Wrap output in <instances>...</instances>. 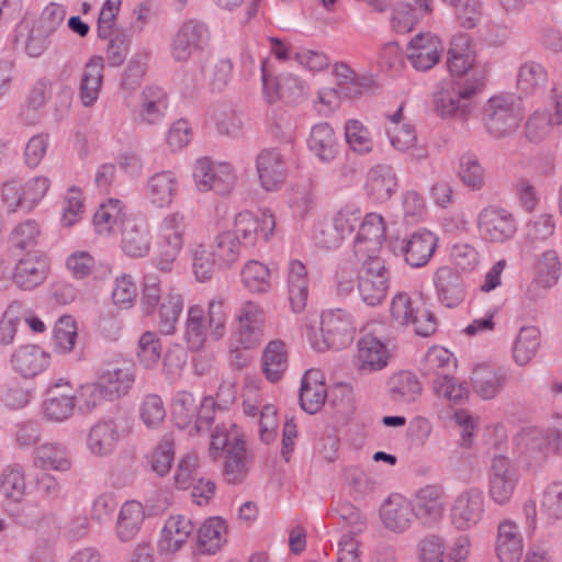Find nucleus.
<instances>
[{"mask_svg":"<svg viewBox=\"0 0 562 562\" xmlns=\"http://www.w3.org/2000/svg\"><path fill=\"white\" fill-rule=\"evenodd\" d=\"M71 396L74 397L75 407L81 414L92 413L102 400L106 398L99 381L81 384L75 393L71 392Z\"/></svg>","mask_w":562,"mask_h":562,"instance_id":"64","label":"nucleus"},{"mask_svg":"<svg viewBox=\"0 0 562 562\" xmlns=\"http://www.w3.org/2000/svg\"><path fill=\"white\" fill-rule=\"evenodd\" d=\"M85 213V199L78 187H70L63 201L60 224L64 227H71L77 224Z\"/></svg>","mask_w":562,"mask_h":562,"instance_id":"63","label":"nucleus"},{"mask_svg":"<svg viewBox=\"0 0 562 562\" xmlns=\"http://www.w3.org/2000/svg\"><path fill=\"white\" fill-rule=\"evenodd\" d=\"M144 506L137 501L125 502L117 514L114 533L119 542H132L140 531L145 521Z\"/></svg>","mask_w":562,"mask_h":562,"instance_id":"34","label":"nucleus"},{"mask_svg":"<svg viewBox=\"0 0 562 562\" xmlns=\"http://www.w3.org/2000/svg\"><path fill=\"white\" fill-rule=\"evenodd\" d=\"M274 228L276 221L270 211H262L259 215L244 211L235 216L232 233L241 247H254L260 237L268 240Z\"/></svg>","mask_w":562,"mask_h":562,"instance_id":"16","label":"nucleus"},{"mask_svg":"<svg viewBox=\"0 0 562 562\" xmlns=\"http://www.w3.org/2000/svg\"><path fill=\"white\" fill-rule=\"evenodd\" d=\"M166 108V94L158 87H148L143 91L140 119L147 124H155L162 119Z\"/></svg>","mask_w":562,"mask_h":562,"instance_id":"60","label":"nucleus"},{"mask_svg":"<svg viewBox=\"0 0 562 562\" xmlns=\"http://www.w3.org/2000/svg\"><path fill=\"white\" fill-rule=\"evenodd\" d=\"M49 353L36 345H24L14 350L11 356L13 370L25 379L42 373L49 364Z\"/></svg>","mask_w":562,"mask_h":562,"instance_id":"32","label":"nucleus"},{"mask_svg":"<svg viewBox=\"0 0 562 562\" xmlns=\"http://www.w3.org/2000/svg\"><path fill=\"white\" fill-rule=\"evenodd\" d=\"M385 133L391 146L401 153H409L411 157L420 161L428 157V150L424 145L418 144L416 131L411 124L386 126Z\"/></svg>","mask_w":562,"mask_h":562,"instance_id":"44","label":"nucleus"},{"mask_svg":"<svg viewBox=\"0 0 562 562\" xmlns=\"http://www.w3.org/2000/svg\"><path fill=\"white\" fill-rule=\"evenodd\" d=\"M380 519L389 531L405 532L416 519L411 499L401 494H392L380 507Z\"/></svg>","mask_w":562,"mask_h":562,"instance_id":"29","label":"nucleus"},{"mask_svg":"<svg viewBox=\"0 0 562 562\" xmlns=\"http://www.w3.org/2000/svg\"><path fill=\"white\" fill-rule=\"evenodd\" d=\"M207 27L198 20L183 22L175 33L170 55L175 61L186 63L201 52L207 42Z\"/></svg>","mask_w":562,"mask_h":562,"instance_id":"17","label":"nucleus"},{"mask_svg":"<svg viewBox=\"0 0 562 562\" xmlns=\"http://www.w3.org/2000/svg\"><path fill=\"white\" fill-rule=\"evenodd\" d=\"M435 395L452 404H461L469 397L467 385L449 374H439L432 381Z\"/></svg>","mask_w":562,"mask_h":562,"instance_id":"57","label":"nucleus"},{"mask_svg":"<svg viewBox=\"0 0 562 562\" xmlns=\"http://www.w3.org/2000/svg\"><path fill=\"white\" fill-rule=\"evenodd\" d=\"M438 301L446 307L459 306L465 299L467 290L461 276L450 267H440L434 274Z\"/></svg>","mask_w":562,"mask_h":562,"instance_id":"30","label":"nucleus"},{"mask_svg":"<svg viewBox=\"0 0 562 562\" xmlns=\"http://www.w3.org/2000/svg\"><path fill=\"white\" fill-rule=\"evenodd\" d=\"M361 262L358 293L369 306L380 305L389 290L390 272L381 257L357 258Z\"/></svg>","mask_w":562,"mask_h":562,"instance_id":"12","label":"nucleus"},{"mask_svg":"<svg viewBox=\"0 0 562 562\" xmlns=\"http://www.w3.org/2000/svg\"><path fill=\"white\" fill-rule=\"evenodd\" d=\"M485 512L486 499L483 490L469 486L453 497L449 507V520L454 529L468 531L483 521Z\"/></svg>","mask_w":562,"mask_h":562,"instance_id":"11","label":"nucleus"},{"mask_svg":"<svg viewBox=\"0 0 562 562\" xmlns=\"http://www.w3.org/2000/svg\"><path fill=\"white\" fill-rule=\"evenodd\" d=\"M131 432L128 423L119 417H105L90 426L86 436V448L92 457L112 456L119 443Z\"/></svg>","mask_w":562,"mask_h":562,"instance_id":"9","label":"nucleus"},{"mask_svg":"<svg viewBox=\"0 0 562 562\" xmlns=\"http://www.w3.org/2000/svg\"><path fill=\"white\" fill-rule=\"evenodd\" d=\"M477 229L484 240L504 243L515 236L517 223L508 211L490 206L480 212Z\"/></svg>","mask_w":562,"mask_h":562,"instance_id":"22","label":"nucleus"},{"mask_svg":"<svg viewBox=\"0 0 562 562\" xmlns=\"http://www.w3.org/2000/svg\"><path fill=\"white\" fill-rule=\"evenodd\" d=\"M125 214L121 201L110 199L101 204L93 216V226L99 235L109 236L116 228H124Z\"/></svg>","mask_w":562,"mask_h":562,"instance_id":"52","label":"nucleus"},{"mask_svg":"<svg viewBox=\"0 0 562 562\" xmlns=\"http://www.w3.org/2000/svg\"><path fill=\"white\" fill-rule=\"evenodd\" d=\"M446 498L441 485L428 484L418 488L411 499L416 519L427 527L439 524L445 514Z\"/></svg>","mask_w":562,"mask_h":562,"instance_id":"18","label":"nucleus"},{"mask_svg":"<svg viewBox=\"0 0 562 562\" xmlns=\"http://www.w3.org/2000/svg\"><path fill=\"white\" fill-rule=\"evenodd\" d=\"M261 371L270 383L281 381L289 367V349L281 339L270 340L262 349Z\"/></svg>","mask_w":562,"mask_h":562,"instance_id":"36","label":"nucleus"},{"mask_svg":"<svg viewBox=\"0 0 562 562\" xmlns=\"http://www.w3.org/2000/svg\"><path fill=\"white\" fill-rule=\"evenodd\" d=\"M386 237L384 217L376 212L368 213L360 226L353 243L357 258L380 257L382 245Z\"/></svg>","mask_w":562,"mask_h":562,"instance_id":"23","label":"nucleus"},{"mask_svg":"<svg viewBox=\"0 0 562 562\" xmlns=\"http://www.w3.org/2000/svg\"><path fill=\"white\" fill-rule=\"evenodd\" d=\"M288 149L269 147L256 158V168L261 187L267 191L279 190L286 179Z\"/></svg>","mask_w":562,"mask_h":562,"instance_id":"21","label":"nucleus"},{"mask_svg":"<svg viewBox=\"0 0 562 562\" xmlns=\"http://www.w3.org/2000/svg\"><path fill=\"white\" fill-rule=\"evenodd\" d=\"M345 139L349 148L359 155H367L373 151L374 142L371 133L359 120L352 119L346 122Z\"/></svg>","mask_w":562,"mask_h":562,"instance_id":"56","label":"nucleus"},{"mask_svg":"<svg viewBox=\"0 0 562 562\" xmlns=\"http://www.w3.org/2000/svg\"><path fill=\"white\" fill-rule=\"evenodd\" d=\"M289 300L293 312H302L308 296L307 270L303 262L293 259L289 262L288 269Z\"/></svg>","mask_w":562,"mask_h":562,"instance_id":"47","label":"nucleus"},{"mask_svg":"<svg viewBox=\"0 0 562 562\" xmlns=\"http://www.w3.org/2000/svg\"><path fill=\"white\" fill-rule=\"evenodd\" d=\"M49 36L50 34L38 26L31 30L27 23H21L18 26L15 42L30 57L35 58L47 49Z\"/></svg>","mask_w":562,"mask_h":562,"instance_id":"54","label":"nucleus"},{"mask_svg":"<svg viewBox=\"0 0 562 562\" xmlns=\"http://www.w3.org/2000/svg\"><path fill=\"white\" fill-rule=\"evenodd\" d=\"M474 59L475 55L471 48L470 38L464 34L456 35L448 52L449 71L456 76H463L472 68Z\"/></svg>","mask_w":562,"mask_h":562,"instance_id":"51","label":"nucleus"},{"mask_svg":"<svg viewBox=\"0 0 562 562\" xmlns=\"http://www.w3.org/2000/svg\"><path fill=\"white\" fill-rule=\"evenodd\" d=\"M228 526L221 517L205 519L196 531V550L201 554H215L227 542Z\"/></svg>","mask_w":562,"mask_h":562,"instance_id":"38","label":"nucleus"},{"mask_svg":"<svg viewBox=\"0 0 562 562\" xmlns=\"http://www.w3.org/2000/svg\"><path fill=\"white\" fill-rule=\"evenodd\" d=\"M241 246L232 232L217 234L206 247L202 243H193L190 247L193 273L198 281H209L214 268L229 269L240 257Z\"/></svg>","mask_w":562,"mask_h":562,"instance_id":"2","label":"nucleus"},{"mask_svg":"<svg viewBox=\"0 0 562 562\" xmlns=\"http://www.w3.org/2000/svg\"><path fill=\"white\" fill-rule=\"evenodd\" d=\"M547 82V71L542 65L529 61L520 66L517 88L525 94H532Z\"/></svg>","mask_w":562,"mask_h":562,"instance_id":"62","label":"nucleus"},{"mask_svg":"<svg viewBox=\"0 0 562 562\" xmlns=\"http://www.w3.org/2000/svg\"><path fill=\"white\" fill-rule=\"evenodd\" d=\"M48 268V261L44 255L26 254L15 266L13 281L23 290H33L45 281Z\"/></svg>","mask_w":562,"mask_h":562,"instance_id":"31","label":"nucleus"},{"mask_svg":"<svg viewBox=\"0 0 562 562\" xmlns=\"http://www.w3.org/2000/svg\"><path fill=\"white\" fill-rule=\"evenodd\" d=\"M243 284L252 293L263 294L271 289L269 268L257 260L247 261L241 269Z\"/></svg>","mask_w":562,"mask_h":562,"instance_id":"55","label":"nucleus"},{"mask_svg":"<svg viewBox=\"0 0 562 562\" xmlns=\"http://www.w3.org/2000/svg\"><path fill=\"white\" fill-rule=\"evenodd\" d=\"M190 226L188 214L182 211L167 213L158 224L156 233V256L154 265L162 273L175 270L177 259L182 251Z\"/></svg>","mask_w":562,"mask_h":562,"instance_id":"3","label":"nucleus"},{"mask_svg":"<svg viewBox=\"0 0 562 562\" xmlns=\"http://www.w3.org/2000/svg\"><path fill=\"white\" fill-rule=\"evenodd\" d=\"M151 248L150 231L146 223L126 220L122 228L121 249L132 258L146 257Z\"/></svg>","mask_w":562,"mask_h":562,"instance_id":"35","label":"nucleus"},{"mask_svg":"<svg viewBox=\"0 0 562 562\" xmlns=\"http://www.w3.org/2000/svg\"><path fill=\"white\" fill-rule=\"evenodd\" d=\"M321 331L326 335V339L314 342L319 351L342 348L351 339L349 316L341 310L324 312L321 316Z\"/></svg>","mask_w":562,"mask_h":562,"instance_id":"26","label":"nucleus"},{"mask_svg":"<svg viewBox=\"0 0 562 562\" xmlns=\"http://www.w3.org/2000/svg\"><path fill=\"white\" fill-rule=\"evenodd\" d=\"M518 474L510 460L504 456L492 459L488 479V496L499 506L510 502L518 484Z\"/></svg>","mask_w":562,"mask_h":562,"instance_id":"19","label":"nucleus"},{"mask_svg":"<svg viewBox=\"0 0 562 562\" xmlns=\"http://www.w3.org/2000/svg\"><path fill=\"white\" fill-rule=\"evenodd\" d=\"M552 108L536 111L526 124V136L535 143L550 135L554 126L562 125V86L552 89Z\"/></svg>","mask_w":562,"mask_h":562,"instance_id":"27","label":"nucleus"},{"mask_svg":"<svg viewBox=\"0 0 562 562\" xmlns=\"http://www.w3.org/2000/svg\"><path fill=\"white\" fill-rule=\"evenodd\" d=\"M389 394L392 401L401 404L415 402L422 394V384L409 371L394 373L389 380Z\"/></svg>","mask_w":562,"mask_h":562,"instance_id":"50","label":"nucleus"},{"mask_svg":"<svg viewBox=\"0 0 562 562\" xmlns=\"http://www.w3.org/2000/svg\"><path fill=\"white\" fill-rule=\"evenodd\" d=\"M26 490L25 474L22 467H7L0 476V491L4 497L19 502Z\"/></svg>","mask_w":562,"mask_h":562,"instance_id":"61","label":"nucleus"},{"mask_svg":"<svg viewBox=\"0 0 562 562\" xmlns=\"http://www.w3.org/2000/svg\"><path fill=\"white\" fill-rule=\"evenodd\" d=\"M98 381L109 400L125 396L133 387L135 372L132 366H123L103 371Z\"/></svg>","mask_w":562,"mask_h":562,"instance_id":"45","label":"nucleus"},{"mask_svg":"<svg viewBox=\"0 0 562 562\" xmlns=\"http://www.w3.org/2000/svg\"><path fill=\"white\" fill-rule=\"evenodd\" d=\"M390 315L397 325H413L415 333L424 337L432 335L437 329L436 318L423 300L405 292H398L393 296Z\"/></svg>","mask_w":562,"mask_h":562,"instance_id":"8","label":"nucleus"},{"mask_svg":"<svg viewBox=\"0 0 562 562\" xmlns=\"http://www.w3.org/2000/svg\"><path fill=\"white\" fill-rule=\"evenodd\" d=\"M142 310L151 315L158 307V327L164 335H172L176 330L179 316L183 310L182 294L171 288L162 297L158 283L147 279L142 294Z\"/></svg>","mask_w":562,"mask_h":562,"instance_id":"6","label":"nucleus"},{"mask_svg":"<svg viewBox=\"0 0 562 562\" xmlns=\"http://www.w3.org/2000/svg\"><path fill=\"white\" fill-rule=\"evenodd\" d=\"M326 397L327 390L322 371L317 369L307 370L304 373L301 382V407L310 414H315L323 407Z\"/></svg>","mask_w":562,"mask_h":562,"instance_id":"41","label":"nucleus"},{"mask_svg":"<svg viewBox=\"0 0 562 562\" xmlns=\"http://www.w3.org/2000/svg\"><path fill=\"white\" fill-rule=\"evenodd\" d=\"M443 46L439 37L430 33L414 36L407 47V59L417 71H427L437 65Z\"/></svg>","mask_w":562,"mask_h":562,"instance_id":"28","label":"nucleus"},{"mask_svg":"<svg viewBox=\"0 0 562 562\" xmlns=\"http://www.w3.org/2000/svg\"><path fill=\"white\" fill-rule=\"evenodd\" d=\"M175 459V440L171 436H165L147 456L150 470L159 476L169 473Z\"/></svg>","mask_w":562,"mask_h":562,"instance_id":"58","label":"nucleus"},{"mask_svg":"<svg viewBox=\"0 0 562 562\" xmlns=\"http://www.w3.org/2000/svg\"><path fill=\"white\" fill-rule=\"evenodd\" d=\"M307 147L323 162H330L338 154V139L330 124L322 122L312 126Z\"/></svg>","mask_w":562,"mask_h":562,"instance_id":"43","label":"nucleus"},{"mask_svg":"<svg viewBox=\"0 0 562 562\" xmlns=\"http://www.w3.org/2000/svg\"><path fill=\"white\" fill-rule=\"evenodd\" d=\"M436 248L437 237L426 229L417 231L402 241L405 261L412 267L426 265Z\"/></svg>","mask_w":562,"mask_h":562,"instance_id":"39","label":"nucleus"},{"mask_svg":"<svg viewBox=\"0 0 562 562\" xmlns=\"http://www.w3.org/2000/svg\"><path fill=\"white\" fill-rule=\"evenodd\" d=\"M364 190L376 203L390 200L397 190V178L393 168L387 165L372 167L367 175Z\"/></svg>","mask_w":562,"mask_h":562,"instance_id":"33","label":"nucleus"},{"mask_svg":"<svg viewBox=\"0 0 562 562\" xmlns=\"http://www.w3.org/2000/svg\"><path fill=\"white\" fill-rule=\"evenodd\" d=\"M173 418L179 428L187 429L190 435L206 431L213 423L211 404H199L189 392H180L173 401Z\"/></svg>","mask_w":562,"mask_h":562,"instance_id":"14","label":"nucleus"},{"mask_svg":"<svg viewBox=\"0 0 562 562\" xmlns=\"http://www.w3.org/2000/svg\"><path fill=\"white\" fill-rule=\"evenodd\" d=\"M194 530L192 520L184 515H170L164 521L157 540L160 557L172 558L189 542Z\"/></svg>","mask_w":562,"mask_h":562,"instance_id":"20","label":"nucleus"},{"mask_svg":"<svg viewBox=\"0 0 562 562\" xmlns=\"http://www.w3.org/2000/svg\"><path fill=\"white\" fill-rule=\"evenodd\" d=\"M71 391L70 382L63 379L49 386L42 403V414L47 422L60 424L74 416L76 407Z\"/></svg>","mask_w":562,"mask_h":562,"instance_id":"24","label":"nucleus"},{"mask_svg":"<svg viewBox=\"0 0 562 562\" xmlns=\"http://www.w3.org/2000/svg\"><path fill=\"white\" fill-rule=\"evenodd\" d=\"M207 329L204 308L199 304L191 305L184 324V340L188 348L194 351L201 350L206 341Z\"/></svg>","mask_w":562,"mask_h":562,"instance_id":"53","label":"nucleus"},{"mask_svg":"<svg viewBox=\"0 0 562 562\" xmlns=\"http://www.w3.org/2000/svg\"><path fill=\"white\" fill-rule=\"evenodd\" d=\"M209 456L212 460H222V474L228 484L243 483L252 464L243 430L233 423L217 426L211 436Z\"/></svg>","mask_w":562,"mask_h":562,"instance_id":"1","label":"nucleus"},{"mask_svg":"<svg viewBox=\"0 0 562 562\" xmlns=\"http://www.w3.org/2000/svg\"><path fill=\"white\" fill-rule=\"evenodd\" d=\"M458 176L462 183L472 190H481L486 180L485 168L479 158L472 154L461 156Z\"/></svg>","mask_w":562,"mask_h":562,"instance_id":"59","label":"nucleus"},{"mask_svg":"<svg viewBox=\"0 0 562 562\" xmlns=\"http://www.w3.org/2000/svg\"><path fill=\"white\" fill-rule=\"evenodd\" d=\"M50 188V179L46 176H34L24 183L11 178L0 186V200L9 213L19 210L33 211L46 196Z\"/></svg>","mask_w":562,"mask_h":562,"instance_id":"7","label":"nucleus"},{"mask_svg":"<svg viewBox=\"0 0 562 562\" xmlns=\"http://www.w3.org/2000/svg\"><path fill=\"white\" fill-rule=\"evenodd\" d=\"M521 121L514 101L505 95L492 97L484 106V122L488 133L495 138H503L514 133Z\"/></svg>","mask_w":562,"mask_h":562,"instance_id":"15","label":"nucleus"},{"mask_svg":"<svg viewBox=\"0 0 562 562\" xmlns=\"http://www.w3.org/2000/svg\"><path fill=\"white\" fill-rule=\"evenodd\" d=\"M475 394L483 400L495 398L507 381L505 371L488 364H479L471 376Z\"/></svg>","mask_w":562,"mask_h":562,"instance_id":"42","label":"nucleus"},{"mask_svg":"<svg viewBox=\"0 0 562 562\" xmlns=\"http://www.w3.org/2000/svg\"><path fill=\"white\" fill-rule=\"evenodd\" d=\"M481 87L472 80L440 82L432 94L435 112L441 119L468 120L476 108Z\"/></svg>","mask_w":562,"mask_h":562,"instance_id":"4","label":"nucleus"},{"mask_svg":"<svg viewBox=\"0 0 562 562\" xmlns=\"http://www.w3.org/2000/svg\"><path fill=\"white\" fill-rule=\"evenodd\" d=\"M394 352V344L383 335L378 323L366 325L357 341L355 367L359 372L373 373L385 369Z\"/></svg>","mask_w":562,"mask_h":562,"instance_id":"5","label":"nucleus"},{"mask_svg":"<svg viewBox=\"0 0 562 562\" xmlns=\"http://www.w3.org/2000/svg\"><path fill=\"white\" fill-rule=\"evenodd\" d=\"M519 460L527 468H538L550 452V439L546 430L525 428L515 438Z\"/></svg>","mask_w":562,"mask_h":562,"instance_id":"25","label":"nucleus"},{"mask_svg":"<svg viewBox=\"0 0 562 562\" xmlns=\"http://www.w3.org/2000/svg\"><path fill=\"white\" fill-rule=\"evenodd\" d=\"M194 186L200 192L214 191L227 194L235 184V173L227 162L213 161L207 157L198 158L192 166Z\"/></svg>","mask_w":562,"mask_h":562,"instance_id":"13","label":"nucleus"},{"mask_svg":"<svg viewBox=\"0 0 562 562\" xmlns=\"http://www.w3.org/2000/svg\"><path fill=\"white\" fill-rule=\"evenodd\" d=\"M524 551V540L518 526L512 520H503L497 528L495 552L499 562H519Z\"/></svg>","mask_w":562,"mask_h":562,"instance_id":"37","label":"nucleus"},{"mask_svg":"<svg viewBox=\"0 0 562 562\" xmlns=\"http://www.w3.org/2000/svg\"><path fill=\"white\" fill-rule=\"evenodd\" d=\"M178 178L173 172H157L147 181V196L151 204L158 207L168 206L178 192Z\"/></svg>","mask_w":562,"mask_h":562,"instance_id":"48","label":"nucleus"},{"mask_svg":"<svg viewBox=\"0 0 562 562\" xmlns=\"http://www.w3.org/2000/svg\"><path fill=\"white\" fill-rule=\"evenodd\" d=\"M34 465L43 470L66 472L71 469V460L65 445L45 442L36 448Z\"/></svg>","mask_w":562,"mask_h":562,"instance_id":"49","label":"nucleus"},{"mask_svg":"<svg viewBox=\"0 0 562 562\" xmlns=\"http://www.w3.org/2000/svg\"><path fill=\"white\" fill-rule=\"evenodd\" d=\"M541 346V333L536 326L525 325L519 328L512 347L514 362L527 366L538 353Z\"/></svg>","mask_w":562,"mask_h":562,"instance_id":"46","label":"nucleus"},{"mask_svg":"<svg viewBox=\"0 0 562 562\" xmlns=\"http://www.w3.org/2000/svg\"><path fill=\"white\" fill-rule=\"evenodd\" d=\"M104 61L101 56L93 55L85 64L80 85L79 98L83 106H92L101 92L103 82Z\"/></svg>","mask_w":562,"mask_h":562,"instance_id":"40","label":"nucleus"},{"mask_svg":"<svg viewBox=\"0 0 562 562\" xmlns=\"http://www.w3.org/2000/svg\"><path fill=\"white\" fill-rule=\"evenodd\" d=\"M262 94L267 103L273 104L283 101L288 104H297L308 93L307 82L300 76L285 72L279 77L271 76L268 60L261 61Z\"/></svg>","mask_w":562,"mask_h":562,"instance_id":"10","label":"nucleus"}]
</instances>
